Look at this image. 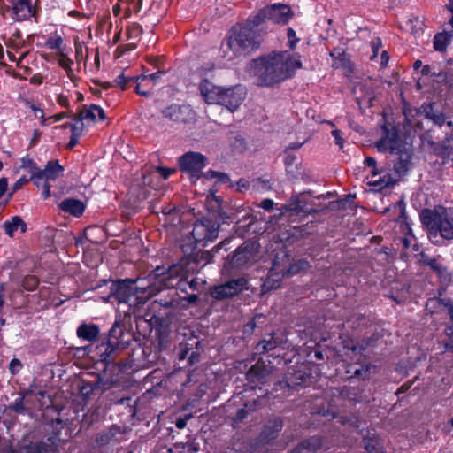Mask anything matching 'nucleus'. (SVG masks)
<instances>
[{"label": "nucleus", "mask_w": 453, "mask_h": 453, "mask_svg": "<svg viewBox=\"0 0 453 453\" xmlns=\"http://www.w3.org/2000/svg\"><path fill=\"white\" fill-rule=\"evenodd\" d=\"M251 68L259 85L272 86L292 77L302 61L298 54L281 51L254 59Z\"/></svg>", "instance_id": "obj_1"}, {"label": "nucleus", "mask_w": 453, "mask_h": 453, "mask_svg": "<svg viewBox=\"0 0 453 453\" xmlns=\"http://www.w3.org/2000/svg\"><path fill=\"white\" fill-rule=\"evenodd\" d=\"M422 224L426 227L429 239L435 244H441L438 236L443 240L453 239V210L436 206L433 210H423L420 214Z\"/></svg>", "instance_id": "obj_2"}, {"label": "nucleus", "mask_w": 453, "mask_h": 453, "mask_svg": "<svg viewBox=\"0 0 453 453\" xmlns=\"http://www.w3.org/2000/svg\"><path fill=\"white\" fill-rule=\"evenodd\" d=\"M261 35L249 26L234 27L226 39V46L234 57L246 56L258 49Z\"/></svg>", "instance_id": "obj_3"}, {"label": "nucleus", "mask_w": 453, "mask_h": 453, "mask_svg": "<svg viewBox=\"0 0 453 453\" xmlns=\"http://www.w3.org/2000/svg\"><path fill=\"white\" fill-rule=\"evenodd\" d=\"M155 276L165 288H177L181 292L187 293L188 289L189 272L187 268V263L181 261L170 266L166 272L160 267L154 270Z\"/></svg>", "instance_id": "obj_4"}, {"label": "nucleus", "mask_w": 453, "mask_h": 453, "mask_svg": "<svg viewBox=\"0 0 453 453\" xmlns=\"http://www.w3.org/2000/svg\"><path fill=\"white\" fill-rule=\"evenodd\" d=\"M2 39L7 48L6 53L9 60L19 65L29 51L27 49V43L23 38L21 31L17 27L10 28L2 36Z\"/></svg>", "instance_id": "obj_5"}, {"label": "nucleus", "mask_w": 453, "mask_h": 453, "mask_svg": "<svg viewBox=\"0 0 453 453\" xmlns=\"http://www.w3.org/2000/svg\"><path fill=\"white\" fill-rule=\"evenodd\" d=\"M219 228V225L217 221L203 218L194 224L191 234L196 244L204 247L208 242H213L218 237Z\"/></svg>", "instance_id": "obj_6"}, {"label": "nucleus", "mask_w": 453, "mask_h": 453, "mask_svg": "<svg viewBox=\"0 0 453 453\" xmlns=\"http://www.w3.org/2000/svg\"><path fill=\"white\" fill-rule=\"evenodd\" d=\"M12 18L15 21L36 19L40 12V0H12L11 3Z\"/></svg>", "instance_id": "obj_7"}, {"label": "nucleus", "mask_w": 453, "mask_h": 453, "mask_svg": "<svg viewBox=\"0 0 453 453\" xmlns=\"http://www.w3.org/2000/svg\"><path fill=\"white\" fill-rule=\"evenodd\" d=\"M136 281L137 280L126 279L113 282L111 287V295L114 296L119 303H126L131 306L138 300L134 288Z\"/></svg>", "instance_id": "obj_8"}, {"label": "nucleus", "mask_w": 453, "mask_h": 453, "mask_svg": "<svg viewBox=\"0 0 453 453\" xmlns=\"http://www.w3.org/2000/svg\"><path fill=\"white\" fill-rule=\"evenodd\" d=\"M205 165L206 157L199 152L189 151L179 158L180 169L189 173L192 178L198 179Z\"/></svg>", "instance_id": "obj_9"}, {"label": "nucleus", "mask_w": 453, "mask_h": 453, "mask_svg": "<svg viewBox=\"0 0 453 453\" xmlns=\"http://www.w3.org/2000/svg\"><path fill=\"white\" fill-rule=\"evenodd\" d=\"M248 281L241 277L231 280L219 286L211 288V296L217 300H223L232 297L246 288Z\"/></svg>", "instance_id": "obj_10"}, {"label": "nucleus", "mask_w": 453, "mask_h": 453, "mask_svg": "<svg viewBox=\"0 0 453 453\" xmlns=\"http://www.w3.org/2000/svg\"><path fill=\"white\" fill-rule=\"evenodd\" d=\"M246 97V91L241 85L224 88L219 104L225 106L231 112L235 111Z\"/></svg>", "instance_id": "obj_11"}, {"label": "nucleus", "mask_w": 453, "mask_h": 453, "mask_svg": "<svg viewBox=\"0 0 453 453\" xmlns=\"http://www.w3.org/2000/svg\"><path fill=\"white\" fill-rule=\"evenodd\" d=\"M165 119L177 123H187L195 117V112L189 106L173 104L162 111Z\"/></svg>", "instance_id": "obj_12"}, {"label": "nucleus", "mask_w": 453, "mask_h": 453, "mask_svg": "<svg viewBox=\"0 0 453 453\" xmlns=\"http://www.w3.org/2000/svg\"><path fill=\"white\" fill-rule=\"evenodd\" d=\"M364 164L365 166L371 168L372 180L369 182L370 185L382 189L393 184L391 177L388 174L381 176L383 171L377 168L375 158L366 157L364 160Z\"/></svg>", "instance_id": "obj_13"}, {"label": "nucleus", "mask_w": 453, "mask_h": 453, "mask_svg": "<svg viewBox=\"0 0 453 453\" xmlns=\"http://www.w3.org/2000/svg\"><path fill=\"white\" fill-rule=\"evenodd\" d=\"M224 88L223 87L216 86L208 79H203L198 85L201 96L209 104H219Z\"/></svg>", "instance_id": "obj_14"}, {"label": "nucleus", "mask_w": 453, "mask_h": 453, "mask_svg": "<svg viewBox=\"0 0 453 453\" xmlns=\"http://www.w3.org/2000/svg\"><path fill=\"white\" fill-rule=\"evenodd\" d=\"M268 21L276 24H287L291 19L293 13L290 7L287 4H274L265 6Z\"/></svg>", "instance_id": "obj_15"}, {"label": "nucleus", "mask_w": 453, "mask_h": 453, "mask_svg": "<svg viewBox=\"0 0 453 453\" xmlns=\"http://www.w3.org/2000/svg\"><path fill=\"white\" fill-rule=\"evenodd\" d=\"M71 51V48L66 47L60 50L50 53V58L56 61L58 64V65L65 72L66 76L72 81H74L76 76L73 70V61L69 56Z\"/></svg>", "instance_id": "obj_16"}, {"label": "nucleus", "mask_w": 453, "mask_h": 453, "mask_svg": "<svg viewBox=\"0 0 453 453\" xmlns=\"http://www.w3.org/2000/svg\"><path fill=\"white\" fill-rule=\"evenodd\" d=\"M399 136L397 131L393 128L388 130L384 128V134L377 142V148L380 151H389L393 153L398 147Z\"/></svg>", "instance_id": "obj_17"}, {"label": "nucleus", "mask_w": 453, "mask_h": 453, "mask_svg": "<svg viewBox=\"0 0 453 453\" xmlns=\"http://www.w3.org/2000/svg\"><path fill=\"white\" fill-rule=\"evenodd\" d=\"M254 258L253 247L250 244L241 245L232 257L231 264L234 266H245Z\"/></svg>", "instance_id": "obj_18"}, {"label": "nucleus", "mask_w": 453, "mask_h": 453, "mask_svg": "<svg viewBox=\"0 0 453 453\" xmlns=\"http://www.w3.org/2000/svg\"><path fill=\"white\" fill-rule=\"evenodd\" d=\"M64 167L59 164L58 160H50L47 163L44 169L40 170L37 180H45V182L56 180L64 174Z\"/></svg>", "instance_id": "obj_19"}, {"label": "nucleus", "mask_w": 453, "mask_h": 453, "mask_svg": "<svg viewBox=\"0 0 453 453\" xmlns=\"http://www.w3.org/2000/svg\"><path fill=\"white\" fill-rule=\"evenodd\" d=\"M99 333L100 330L98 326L92 323H82L78 326L76 330L78 338L89 342L96 341L99 336Z\"/></svg>", "instance_id": "obj_20"}, {"label": "nucleus", "mask_w": 453, "mask_h": 453, "mask_svg": "<svg viewBox=\"0 0 453 453\" xmlns=\"http://www.w3.org/2000/svg\"><path fill=\"white\" fill-rule=\"evenodd\" d=\"M59 209L66 213H69L72 216L74 217H81L84 211H85V205L84 203L74 198H66L63 200L59 205Z\"/></svg>", "instance_id": "obj_21"}, {"label": "nucleus", "mask_w": 453, "mask_h": 453, "mask_svg": "<svg viewBox=\"0 0 453 453\" xmlns=\"http://www.w3.org/2000/svg\"><path fill=\"white\" fill-rule=\"evenodd\" d=\"M324 447L321 437L313 436L302 441L291 453H316L317 450Z\"/></svg>", "instance_id": "obj_22"}, {"label": "nucleus", "mask_w": 453, "mask_h": 453, "mask_svg": "<svg viewBox=\"0 0 453 453\" xmlns=\"http://www.w3.org/2000/svg\"><path fill=\"white\" fill-rule=\"evenodd\" d=\"M82 120L95 121L96 119L104 120L106 116L104 111L96 104L84 106L77 114Z\"/></svg>", "instance_id": "obj_23"}, {"label": "nucleus", "mask_w": 453, "mask_h": 453, "mask_svg": "<svg viewBox=\"0 0 453 453\" xmlns=\"http://www.w3.org/2000/svg\"><path fill=\"white\" fill-rule=\"evenodd\" d=\"M282 420L280 418H274L268 420L261 432V439L263 441H270L274 439L278 433L282 429Z\"/></svg>", "instance_id": "obj_24"}, {"label": "nucleus", "mask_w": 453, "mask_h": 453, "mask_svg": "<svg viewBox=\"0 0 453 453\" xmlns=\"http://www.w3.org/2000/svg\"><path fill=\"white\" fill-rule=\"evenodd\" d=\"M429 268H431L439 278L440 281L443 285H449L451 281V274L448 269L441 263V257H434L433 260L429 261Z\"/></svg>", "instance_id": "obj_25"}, {"label": "nucleus", "mask_w": 453, "mask_h": 453, "mask_svg": "<svg viewBox=\"0 0 453 453\" xmlns=\"http://www.w3.org/2000/svg\"><path fill=\"white\" fill-rule=\"evenodd\" d=\"M269 374V370L264 365L263 363H256L250 367L247 373L248 380L251 382L265 383V378Z\"/></svg>", "instance_id": "obj_26"}, {"label": "nucleus", "mask_w": 453, "mask_h": 453, "mask_svg": "<svg viewBox=\"0 0 453 453\" xmlns=\"http://www.w3.org/2000/svg\"><path fill=\"white\" fill-rule=\"evenodd\" d=\"M58 446L49 439L48 442L41 441L30 445L26 453H58Z\"/></svg>", "instance_id": "obj_27"}, {"label": "nucleus", "mask_w": 453, "mask_h": 453, "mask_svg": "<svg viewBox=\"0 0 453 453\" xmlns=\"http://www.w3.org/2000/svg\"><path fill=\"white\" fill-rule=\"evenodd\" d=\"M372 370H375V366L370 363H366L360 365L358 367L351 365L346 372L352 374L351 377L365 380L369 378Z\"/></svg>", "instance_id": "obj_28"}, {"label": "nucleus", "mask_w": 453, "mask_h": 453, "mask_svg": "<svg viewBox=\"0 0 453 453\" xmlns=\"http://www.w3.org/2000/svg\"><path fill=\"white\" fill-rule=\"evenodd\" d=\"M423 21L417 16L411 15L402 25V27L413 35H418L423 32Z\"/></svg>", "instance_id": "obj_29"}, {"label": "nucleus", "mask_w": 453, "mask_h": 453, "mask_svg": "<svg viewBox=\"0 0 453 453\" xmlns=\"http://www.w3.org/2000/svg\"><path fill=\"white\" fill-rule=\"evenodd\" d=\"M143 74L141 76H136L134 81V91L142 96H150L152 94L155 84L152 81H142Z\"/></svg>", "instance_id": "obj_30"}, {"label": "nucleus", "mask_w": 453, "mask_h": 453, "mask_svg": "<svg viewBox=\"0 0 453 453\" xmlns=\"http://www.w3.org/2000/svg\"><path fill=\"white\" fill-rule=\"evenodd\" d=\"M20 167L31 174L30 180H35V184L37 185V179L40 173V168L37 166V164L29 157L26 156L20 159Z\"/></svg>", "instance_id": "obj_31"}, {"label": "nucleus", "mask_w": 453, "mask_h": 453, "mask_svg": "<svg viewBox=\"0 0 453 453\" xmlns=\"http://www.w3.org/2000/svg\"><path fill=\"white\" fill-rule=\"evenodd\" d=\"M268 21L267 12L265 7L260 9L255 15L249 17L244 26H249L254 30H257L258 27Z\"/></svg>", "instance_id": "obj_32"}, {"label": "nucleus", "mask_w": 453, "mask_h": 453, "mask_svg": "<svg viewBox=\"0 0 453 453\" xmlns=\"http://www.w3.org/2000/svg\"><path fill=\"white\" fill-rule=\"evenodd\" d=\"M45 47L51 50H60L68 47L60 35L54 34L48 36L45 41Z\"/></svg>", "instance_id": "obj_33"}, {"label": "nucleus", "mask_w": 453, "mask_h": 453, "mask_svg": "<svg viewBox=\"0 0 453 453\" xmlns=\"http://www.w3.org/2000/svg\"><path fill=\"white\" fill-rule=\"evenodd\" d=\"M451 35H449L447 33H438L434 38V49L436 51L442 52L447 49L449 43Z\"/></svg>", "instance_id": "obj_34"}, {"label": "nucleus", "mask_w": 453, "mask_h": 453, "mask_svg": "<svg viewBox=\"0 0 453 453\" xmlns=\"http://www.w3.org/2000/svg\"><path fill=\"white\" fill-rule=\"evenodd\" d=\"M278 346V342L271 335L269 340H262L260 341L255 349L257 353H266L271 350H273Z\"/></svg>", "instance_id": "obj_35"}, {"label": "nucleus", "mask_w": 453, "mask_h": 453, "mask_svg": "<svg viewBox=\"0 0 453 453\" xmlns=\"http://www.w3.org/2000/svg\"><path fill=\"white\" fill-rule=\"evenodd\" d=\"M180 352L179 353V359L180 360H184V359H188V364L190 365L196 364V362H198L199 360V354L196 353V351L192 350L190 352V349H188L187 347V345H185L184 347L182 345H180Z\"/></svg>", "instance_id": "obj_36"}, {"label": "nucleus", "mask_w": 453, "mask_h": 453, "mask_svg": "<svg viewBox=\"0 0 453 453\" xmlns=\"http://www.w3.org/2000/svg\"><path fill=\"white\" fill-rule=\"evenodd\" d=\"M135 76L127 75L124 72L117 76L114 80L115 84L122 90H126L134 84Z\"/></svg>", "instance_id": "obj_37"}, {"label": "nucleus", "mask_w": 453, "mask_h": 453, "mask_svg": "<svg viewBox=\"0 0 453 453\" xmlns=\"http://www.w3.org/2000/svg\"><path fill=\"white\" fill-rule=\"evenodd\" d=\"M21 218L19 216H13L11 220L5 221L4 224L5 234L11 237L14 235V233L19 229Z\"/></svg>", "instance_id": "obj_38"}, {"label": "nucleus", "mask_w": 453, "mask_h": 453, "mask_svg": "<svg viewBox=\"0 0 453 453\" xmlns=\"http://www.w3.org/2000/svg\"><path fill=\"white\" fill-rule=\"evenodd\" d=\"M365 449L368 453H384L378 446V441L375 438L365 437L363 440Z\"/></svg>", "instance_id": "obj_39"}, {"label": "nucleus", "mask_w": 453, "mask_h": 453, "mask_svg": "<svg viewBox=\"0 0 453 453\" xmlns=\"http://www.w3.org/2000/svg\"><path fill=\"white\" fill-rule=\"evenodd\" d=\"M8 410L13 411L18 414H24L27 409L25 406V397L19 396L14 400L12 403L8 406Z\"/></svg>", "instance_id": "obj_40"}, {"label": "nucleus", "mask_w": 453, "mask_h": 453, "mask_svg": "<svg viewBox=\"0 0 453 453\" xmlns=\"http://www.w3.org/2000/svg\"><path fill=\"white\" fill-rule=\"evenodd\" d=\"M142 33V27L137 23H133V24L127 26V29H126V35L128 39H134V40L138 41Z\"/></svg>", "instance_id": "obj_41"}, {"label": "nucleus", "mask_w": 453, "mask_h": 453, "mask_svg": "<svg viewBox=\"0 0 453 453\" xmlns=\"http://www.w3.org/2000/svg\"><path fill=\"white\" fill-rule=\"evenodd\" d=\"M408 233L406 234V236L402 240L403 245L405 249H409L410 247H412V250L414 251H418L419 250L418 244L417 243V241L415 237L411 234V229L407 226Z\"/></svg>", "instance_id": "obj_42"}, {"label": "nucleus", "mask_w": 453, "mask_h": 453, "mask_svg": "<svg viewBox=\"0 0 453 453\" xmlns=\"http://www.w3.org/2000/svg\"><path fill=\"white\" fill-rule=\"evenodd\" d=\"M39 284V279L35 275H27L22 280V287L27 291L35 290Z\"/></svg>", "instance_id": "obj_43"}, {"label": "nucleus", "mask_w": 453, "mask_h": 453, "mask_svg": "<svg viewBox=\"0 0 453 453\" xmlns=\"http://www.w3.org/2000/svg\"><path fill=\"white\" fill-rule=\"evenodd\" d=\"M72 131V135L75 134L77 136H81L83 129V120L78 116H74L73 123L68 125Z\"/></svg>", "instance_id": "obj_44"}, {"label": "nucleus", "mask_w": 453, "mask_h": 453, "mask_svg": "<svg viewBox=\"0 0 453 453\" xmlns=\"http://www.w3.org/2000/svg\"><path fill=\"white\" fill-rule=\"evenodd\" d=\"M444 334L448 340L444 343V348L453 353V324L445 327Z\"/></svg>", "instance_id": "obj_45"}, {"label": "nucleus", "mask_w": 453, "mask_h": 453, "mask_svg": "<svg viewBox=\"0 0 453 453\" xmlns=\"http://www.w3.org/2000/svg\"><path fill=\"white\" fill-rule=\"evenodd\" d=\"M434 103L422 104L421 111L424 114L426 119L431 120L432 118L434 117V115H435V113L438 111H434Z\"/></svg>", "instance_id": "obj_46"}, {"label": "nucleus", "mask_w": 453, "mask_h": 453, "mask_svg": "<svg viewBox=\"0 0 453 453\" xmlns=\"http://www.w3.org/2000/svg\"><path fill=\"white\" fill-rule=\"evenodd\" d=\"M434 103L422 104L421 111L424 114L426 119L431 120L432 118L434 117V115H435V113L438 111H434Z\"/></svg>", "instance_id": "obj_47"}, {"label": "nucleus", "mask_w": 453, "mask_h": 453, "mask_svg": "<svg viewBox=\"0 0 453 453\" xmlns=\"http://www.w3.org/2000/svg\"><path fill=\"white\" fill-rule=\"evenodd\" d=\"M434 103L422 104L421 111L424 114L426 119L431 120L432 118L434 117V115H435V113L438 111H434Z\"/></svg>", "instance_id": "obj_48"}, {"label": "nucleus", "mask_w": 453, "mask_h": 453, "mask_svg": "<svg viewBox=\"0 0 453 453\" xmlns=\"http://www.w3.org/2000/svg\"><path fill=\"white\" fill-rule=\"evenodd\" d=\"M408 160L402 158V157L399 158V160L394 165V169L398 174H404L408 171Z\"/></svg>", "instance_id": "obj_49"}, {"label": "nucleus", "mask_w": 453, "mask_h": 453, "mask_svg": "<svg viewBox=\"0 0 453 453\" xmlns=\"http://www.w3.org/2000/svg\"><path fill=\"white\" fill-rule=\"evenodd\" d=\"M308 266H309V263L304 259H301L297 263L290 265V267L288 269V273L291 274H294V273H298L301 270L306 269Z\"/></svg>", "instance_id": "obj_50"}, {"label": "nucleus", "mask_w": 453, "mask_h": 453, "mask_svg": "<svg viewBox=\"0 0 453 453\" xmlns=\"http://www.w3.org/2000/svg\"><path fill=\"white\" fill-rule=\"evenodd\" d=\"M381 47L382 42L380 37H375L371 41V48L372 50V55L370 58L371 60H373L378 56L379 50L381 49Z\"/></svg>", "instance_id": "obj_51"}, {"label": "nucleus", "mask_w": 453, "mask_h": 453, "mask_svg": "<svg viewBox=\"0 0 453 453\" xmlns=\"http://www.w3.org/2000/svg\"><path fill=\"white\" fill-rule=\"evenodd\" d=\"M23 364L18 358H12L9 364V371L12 375H16L22 369Z\"/></svg>", "instance_id": "obj_52"}, {"label": "nucleus", "mask_w": 453, "mask_h": 453, "mask_svg": "<svg viewBox=\"0 0 453 453\" xmlns=\"http://www.w3.org/2000/svg\"><path fill=\"white\" fill-rule=\"evenodd\" d=\"M156 171L161 175L164 180H167L172 174L176 173L174 168H167L163 166L156 167Z\"/></svg>", "instance_id": "obj_53"}, {"label": "nucleus", "mask_w": 453, "mask_h": 453, "mask_svg": "<svg viewBox=\"0 0 453 453\" xmlns=\"http://www.w3.org/2000/svg\"><path fill=\"white\" fill-rule=\"evenodd\" d=\"M30 179H27L25 176H22L19 178L12 187V193L10 196H12L13 193L17 192L18 190L21 189L25 185H27L29 182Z\"/></svg>", "instance_id": "obj_54"}, {"label": "nucleus", "mask_w": 453, "mask_h": 453, "mask_svg": "<svg viewBox=\"0 0 453 453\" xmlns=\"http://www.w3.org/2000/svg\"><path fill=\"white\" fill-rule=\"evenodd\" d=\"M165 73L164 71H157V72H155L153 73H150V74H143V80L142 81H152L155 85L156 83L157 82V80L160 79L162 77V75H164Z\"/></svg>", "instance_id": "obj_55"}, {"label": "nucleus", "mask_w": 453, "mask_h": 453, "mask_svg": "<svg viewBox=\"0 0 453 453\" xmlns=\"http://www.w3.org/2000/svg\"><path fill=\"white\" fill-rule=\"evenodd\" d=\"M287 35H288V38L289 48L291 50L295 49L296 46L297 42L299 41V39L296 38V36L295 30L293 28H290V27L288 28Z\"/></svg>", "instance_id": "obj_56"}, {"label": "nucleus", "mask_w": 453, "mask_h": 453, "mask_svg": "<svg viewBox=\"0 0 453 453\" xmlns=\"http://www.w3.org/2000/svg\"><path fill=\"white\" fill-rule=\"evenodd\" d=\"M440 303L447 310L451 321L453 322V301L449 298L440 300Z\"/></svg>", "instance_id": "obj_57"}, {"label": "nucleus", "mask_w": 453, "mask_h": 453, "mask_svg": "<svg viewBox=\"0 0 453 453\" xmlns=\"http://www.w3.org/2000/svg\"><path fill=\"white\" fill-rule=\"evenodd\" d=\"M331 134H332L333 137L334 138L335 144L338 145L340 149H342L343 145H344V139L342 136L341 131L338 129H334L331 132Z\"/></svg>", "instance_id": "obj_58"}, {"label": "nucleus", "mask_w": 453, "mask_h": 453, "mask_svg": "<svg viewBox=\"0 0 453 453\" xmlns=\"http://www.w3.org/2000/svg\"><path fill=\"white\" fill-rule=\"evenodd\" d=\"M431 120L433 121L434 124L439 127H442L443 124L445 123L446 119L445 115L442 112L437 111Z\"/></svg>", "instance_id": "obj_59"}, {"label": "nucleus", "mask_w": 453, "mask_h": 453, "mask_svg": "<svg viewBox=\"0 0 453 453\" xmlns=\"http://www.w3.org/2000/svg\"><path fill=\"white\" fill-rule=\"evenodd\" d=\"M57 102L59 105L65 108L69 107V98L66 95L60 94L57 97Z\"/></svg>", "instance_id": "obj_60"}, {"label": "nucleus", "mask_w": 453, "mask_h": 453, "mask_svg": "<svg viewBox=\"0 0 453 453\" xmlns=\"http://www.w3.org/2000/svg\"><path fill=\"white\" fill-rule=\"evenodd\" d=\"M273 204L274 203L272 199L265 198L261 201L259 207L263 208L265 211H271L273 207Z\"/></svg>", "instance_id": "obj_61"}, {"label": "nucleus", "mask_w": 453, "mask_h": 453, "mask_svg": "<svg viewBox=\"0 0 453 453\" xmlns=\"http://www.w3.org/2000/svg\"><path fill=\"white\" fill-rule=\"evenodd\" d=\"M250 187V182L246 179H240L237 182V189L239 192L247 190Z\"/></svg>", "instance_id": "obj_62"}, {"label": "nucleus", "mask_w": 453, "mask_h": 453, "mask_svg": "<svg viewBox=\"0 0 453 453\" xmlns=\"http://www.w3.org/2000/svg\"><path fill=\"white\" fill-rule=\"evenodd\" d=\"M50 184L49 182H44L42 186V199L46 200L48 199L51 194H50Z\"/></svg>", "instance_id": "obj_63"}, {"label": "nucleus", "mask_w": 453, "mask_h": 453, "mask_svg": "<svg viewBox=\"0 0 453 453\" xmlns=\"http://www.w3.org/2000/svg\"><path fill=\"white\" fill-rule=\"evenodd\" d=\"M201 284L202 282H200L198 279H192L188 280V288L193 291L199 290Z\"/></svg>", "instance_id": "obj_64"}]
</instances>
